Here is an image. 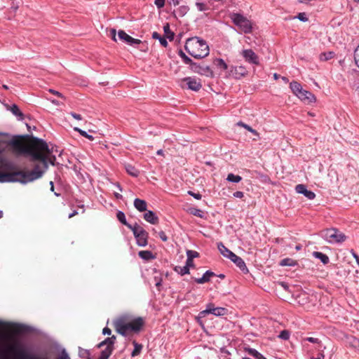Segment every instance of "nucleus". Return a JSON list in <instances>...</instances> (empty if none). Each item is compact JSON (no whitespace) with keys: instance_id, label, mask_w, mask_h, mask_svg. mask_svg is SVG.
Returning a JSON list of instances; mask_svg holds the SVG:
<instances>
[{"instance_id":"f257e3e1","label":"nucleus","mask_w":359,"mask_h":359,"mask_svg":"<svg viewBox=\"0 0 359 359\" xmlns=\"http://www.w3.org/2000/svg\"><path fill=\"white\" fill-rule=\"evenodd\" d=\"M0 136L11 138L0 140V182L25 184L43 176L49 164L44 153H53V147L32 134Z\"/></svg>"},{"instance_id":"f03ea898","label":"nucleus","mask_w":359,"mask_h":359,"mask_svg":"<svg viewBox=\"0 0 359 359\" xmlns=\"http://www.w3.org/2000/svg\"><path fill=\"white\" fill-rule=\"evenodd\" d=\"M112 324L118 334L130 341L133 336L139 335L144 330L146 322L143 317L124 313L114 319Z\"/></svg>"},{"instance_id":"7ed1b4c3","label":"nucleus","mask_w":359,"mask_h":359,"mask_svg":"<svg viewBox=\"0 0 359 359\" xmlns=\"http://www.w3.org/2000/svg\"><path fill=\"white\" fill-rule=\"evenodd\" d=\"M184 49L189 55L198 60L205 58L210 54V48L207 42L198 36L187 39Z\"/></svg>"},{"instance_id":"20e7f679","label":"nucleus","mask_w":359,"mask_h":359,"mask_svg":"<svg viewBox=\"0 0 359 359\" xmlns=\"http://www.w3.org/2000/svg\"><path fill=\"white\" fill-rule=\"evenodd\" d=\"M217 248L220 253L226 258L233 262L244 274L249 273V270L243 259L228 249L222 242L217 243Z\"/></svg>"},{"instance_id":"39448f33","label":"nucleus","mask_w":359,"mask_h":359,"mask_svg":"<svg viewBox=\"0 0 359 359\" xmlns=\"http://www.w3.org/2000/svg\"><path fill=\"white\" fill-rule=\"evenodd\" d=\"M231 22L238 27L243 33L250 34L252 32V22L239 13H231L229 14Z\"/></svg>"},{"instance_id":"423d86ee","label":"nucleus","mask_w":359,"mask_h":359,"mask_svg":"<svg viewBox=\"0 0 359 359\" xmlns=\"http://www.w3.org/2000/svg\"><path fill=\"white\" fill-rule=\"evenodd\" d=\"M324 236L330 243H342L346 239L344 233L334 228L326 229Z\"/></svg>"},{"instance_id":"0eeeda50","label":"nucleus","mask_w":359,"mask_h":359,"mask_svg":"<svg viewBox=\"0 0 359 359\" xmlns=\"http://www.w3.org/2000/svg\"><path fill=\"white\" fill-rule=\"evenodd\" d=\"M190 70L194 73L198 74L205 76L210 78L215 77V73L212 70L210 66L208 65H203L201 63H198L194 62Z\"/></svg>"},{"instance_id":"6e6552de","label":"nucleus","mask_w":359,"mask_h":359,"mask_svg":"<svg viewBox=\"0 0 359 359\" xmlns=\"http://www.w3.org/2000/svg\"><path fill=\"white\" fill-rule=\"evenodd\" d=\"M182 83H184L185 86L182 85L183 88H187L195 92H198L202 88V83L200 79L196 77H185L182 79Z\"/></svg>"},{"instance_id":"1a4fd4ad","label":"nucleus","mask_w":359,"mask_h":359,"mask_svg":"<svg viewBox=\"0 0 359 359\" xmlns=\"http://www.w3.org/2000/svg\"><path fill=\"white\" fill-rule=\"evenodd\" d=\"M248 72L244 66H231L226 72V77H232L235 79H241L247 76Z\"/></svg>"},{"instance_id":"9d476101","label":"nucleus","mask_w":359,"mask_h":359,"mask_svg":"<svg viewBox=\"0 0 359 359\" xmlns=\"http://www.w3.org/2000/svg\"><path fill=\"white\" fill-rule=\"evenodd\" d=\"M242 55L245 60L252 65H259V56L252 49H245L242 51Z\"/></svg>"},{"instance_id":"9b49d317","label":"nucleus","mask_w":359,"mask_h":359,"mask_svg":"<svg viewBox=\"0 0 359 359\" xmlns=\"http://www.w3.org/2000/svg\"><path fill=\"white\" fill-rule=\"evenodd\" d=\"M297 97L305 104H309L316 102V96L310 91L302 89Z\"/></svg>"},{"instance_id":"f8f14e48","label":"nucleus","mask_w":359,"mask_h":359,"mask_svg":"<svg viewBox=\"0 0 359 359\" xmlns=\"http://www.w3.org/2000/svg\"><path fill=\"white\" fill-rule=\"evenodd\" d=\"M295 191L298 194H303L305 197L310 200L314 199L316 197V194L311 190H308L306 186L303 184H297L295 187Z\"/></svg>"},{"instance_id":"ddd939ff","label":"nucleus","mask_w":359,"mask_h":359,"mask_svg":"<svg viewBox=\"0 0 359 359\" xmlns=\"http://www.w3.org/2000/svg\"><path fill=\"white\" fill-rule=\"evenodd\" d=\"M294 296L297 303L301 306H304L310 302L309 294L304 292H299Z\"/></svg>"},{"instance_id":"4468645a","label":"nucleus","mask_w":359,"mask_h":359,"mask_svg":"<svg viewBox=\"0 0 359 359\" xmlns=\"http://www.w3.org/2000/svg\"><path fill=\"white\" fill-rule=\"evenodd\" d=\"M6 108L8 110L11 111V113L15 116L19 121H22L25 118V114L22 112L19 107L16 104H13L11 105H6Z\"/></svg>"},{"instance_id":"2eb2a0df","label":"nucleus","mask_w":359,"mask_h":359,"mask_svg":"<svg viewBox=\"0 0 359 359\" xmlns=\"http://www.w3.org/2000/svg\"><path fill=\"white\" fill-rule=\"evenodd\" d=\"M134 237L136 239V243L138 246L145 247L147 245L149 236L147 231L145 232H142V233L138 234L137 236Z\"/></svg>"},{"instance_id":"dca6fc26","label":"nucleus","mask_w":359,"mask_h":359,"mask_svg":"<svg viewBox=\"0 0 359 359\" xmlns=\"http://www.w3.org/2000/svg\"><path fill=\"white\" fill-rule=\"evenodd\" d=\"M217 275L212 271H206L201 278H195L194 281L198 284H204L210 281L211 277L216 276Z\"/></svg>"},{"instance_id":"f3484780","label":"nucleus","mask_w":359,"mask_h":359,"mask_svg":"<svg viewBox=\"0 0 359 359\" xmlns=\"http://www.w3.org/2000/svg\"><path fill=\"white\" fill-rule=\"evenodd\" d=\"M144 219L151 224H157L159 219L156 213L152 210H147L143 215Z\"/></svg>"},{"instance_id":"a211bd4d","label":"nucleus","mask_w":359,"mask_h":359,"mask_svg":"<svg viewBox=\"0 0 359 359\" xmlns=\"http://www.w3.org/2000/svg\"><path fill=\"white\" fill-rule=\"evenodd\" d=\"M135 208L140 212H143L147 210V203L145 200L136 198L134 200Z\"/></svg>"},{"instance_id":"6ab92c4d","label":"nucleus","mask_w":359,"mask_h":359,"mask_svg":"<svg viewBox=\"0 0 359 359\" xmlns=\"http://www.w3.org/2000/svg\"><path fill=\"white\" fill-rule=\"evenodd\" d=\"M177 54L181 57L182 62L185 65H189V68L190 69L193 64L194 63L193 60H191L189 56H187L182 49H179L177 50Z\"/></svg>"},{"instance_id":"aec40b11","label":"nucleus","mask_w":359,"mask_h":359,"mask_svg":"<svg viewBox=\"0 0 359 359\" xmlns=\"http://www.w3.org/2000/svg\"><path fill=\"white\" fill-rule=\"evenodd\" d=\"M212 63L215 66H216L218 69L221 70H229V66L225 62V61L222 58L216 57L212 60Z\"/></svg>"},{"instance_id":"412c9836","label":"nucleus","mask_w":359,"mask_h":359,"mask_svg":"<svg viewBox=\"0 0 359 359\" xmlns=\"http://www.w3.org/2000/svg\"><path fill=\"white\" fill-rule=\"evenodd\" d=\"M346 340L351 347L359 349V339L353 335H346Z\"/></svg>"},{"instance_id":"4be33fe9","label":"nucleus","mask_w":359,"mask_h":359,"mask_svg":"<svg viewBox=\"0 0 359 359\" xmlns=\"http://www.w3.org/2000/svg\"><path fill=\"white\" fill-rule=\"evenodd\" d=\"M125 169L127 173L134 177H137L140 175V170L131 164L125 165Z\"/></svg>"},{"instance_id":"5701e85b","label":"nucleus","mask_w":359,"mask_h":359,"mask_svg":"<svg viewBox=\"0 0 359 359\" xmlns=\"http://www.w3.org/2000/svg\"><path fill=\"white\" fill-rule=\"evenodd\" d=\"M304 340L309 341V342L313 343V344H316L318 345V346L316 347V349L318 351L323 352L324 350L326 348L325 346L323 345L321 341L319 340L318 338H314V337H309L305 338Z\"/></svg>"},{"instance_id":"b1692460","label":"nucleus","mask_w":359,"mask_h":359,"mask_svg":"<svg viewBox=\"0 0 359 359\" xmlns=\"http://www.w3.org/2000/svg\"><path fill=\"white\" fill-rule=\"evenodd\" d=\"M237 125L238 126H241V127H243L245 129H246L247 130H248L249 132H250L251 133H252L253 135H256L257 137V138H253V140L256 141V140H258L260 139V137H259V133L255 129H253L251 126H250L249 125L243 123V121H239L238 122Z\"/></svg>"},{"instance_id":"393cba45","label":"nucleus","mask_w":359,"mask_h":359,"mask_svg":"<svg viewBox=\"0 0 359 359\" xmlns=\"http://www.w3.org/2000/svg\"><path fill=\"white\" fill-rule=\"evenodd\" d=\"M138 256L145 261H149L156 257L153 252L149 250H141L138 252Z\"/></svg>"},{"instance_id":"a878e982","label":"nucleus","mask_w":359,"mask_h":359,"mask_svg":"<svg viewBox=\"0 0 359 359\" xmlns=\"http://www.w3.org/2000/svg\"><path fill=\"white\" fill-rule=\"evenodd\" d=\"M313 256L315 258L320 259L323 264H327L330 262L328 256L321 252L315 251L313 252Z\"/></svg>"},{"instance_id":"bb28decb","label":"nucleus","mask_w":359,"mask_h":359,"mask_svg":"<svg viewBox=\"0 0 359 359\" xmlns=\"http://www.w3.org/2000/svg\"><path fill=\"white\" fill-rule=\"evenodd\" d=\"M254 172L256 175H255L256 178L259 179L262 182L266 183V184L271 183V181L268 175L261 172H259L257 170H255Z\"/></svg>"},{"instance_id":"cd10ccee","label":"nucleus","mask_w":359,"mask_h":359,"mask_svg":"<svg viewBox=\"0 0 359 359\" xmlns=\"http://www.w3.org/2000/svg\"><path fill=\"white\" fill-rule=\"evenodd\" d=\"M290 88L291 89V90L292 91V93L296 95L297 96V95L301 92V90L303 89L302 85L300 83L297 82V81H292L290 83Z\"/></svg>"},{"instance_id":"c85d7f7f","label":"nucleus","mask_w":359,"mask_h":359,"mask_svg":"<svg viewBox=\"0 0 359 359\" xmlns=\"http://www.w3.org/2000/svg\"><path fill=\"white\" fill-rule=\"evenodd\" d=\"M128 229L133 231L134 236H137L138 234L142 233V232L146 231V230L140 226L137 222H135L133 225L130 224Z\"/></svg>"},{"instance_id":"c756f323","label":"nucleus","mask_w":359,"mask_h":359,"mask_svg":"<svg viewBox=\"0 0 359 359\" xmlns=\"http://www.w3.org/2000/svg\"><path fill=\"white\" fill-rule=\"evenodd\" d=\"M132 343L134 346V349L133 350V351L131 353V356L135 357V356L139 355L141 353L142 350L143 348V345L137 343L135 340H133L132 341Z\"/></svg>"},{"instance_id":"7c9ffc66","label":"nucleus","mask_w":359,"mask_h":359,"mask_svg":"<svg viewBox=\"0 0 359 359\" xmlns=\"http://www.w3.org/2000/svg\"><path fill=\"white\" fill-rule=\"evenodd\" d=\"M152 38L154 39H158L161 43V45L164 47V48H166L168 45V43L167 41V39L165 36H162L159 33H158L157 32H154L152 33Z\"/></svg>"},{"instance_id":"2f4dec72","label":"nucleus","mask_w":359,"mask_h":359,"mask_svg":"<svg viewBox=\"0 0 359 359\" xmlns=\"http://www.w3.org/2000/svg\"><path fill=\"white\" fill-rule=\"evenodd\" d=\"M334 56L335 53L334 51L323 52L319 55V60L325 62L334 58Z\"/></svg>"},{"instance_id":"473e14b6","label":"nucleus","mask_w":359,"mask_h":359,"mask_svg":"<svg viewBox=\"0 0 359 359\" xmlns=\"http://www.w3.org/2000/svg\"><path fill=\"white\" fill-rule=\"evenodd\" d=\"M280 266H294L298 265V263L296 260H294L293 259L287 257L283 259H282L280 262Z\"/></svg>"},{"instance_id":"72a5a7b5","label":"nucleus","mask_w":359,"mask_h":359,"mask_svg":"<svg viewBox=\"0 0 359 359\" xmlns=\"http://www.w3.org/2000/svg\"><path fill=\"white\" fill-rule=\"evenodd\" d=\"M187 212L190 215L196 216L200 218L205 217L204 212L201 210L196 208H194V207L189 208L187 210Z\"/></svg>"},{"instance_id":"f704fd0d","label":"nucleus","mask_w":359,"mask_h":359,"mask_svg":"<svg viewBox=\"0 0 359 359\" xmlns=\"http://www.w3.org/2000/svg\"><path fill=\"white\" fill-rule=\"evenodd\" d=\"M116 218L123 225H125L128 228L130 226V224L127 222L125 213L123 212L118 210L116 212Z\"/></svg>"},{"instance_id":"c9c22d12","label":"nucleus","mask_w":359,"mask_h":359,"mask_svg":"<svg viewBox=\"0 0 359 359\" xmlns=\"http://www.w3.org/2000/svg\"><path fill=\"white\" fill-rule=\"evenodd\" d=\"M163 30L165 33V37L168 39L170 41H172L175 37V33L170 30V25L168 23H166L163 26Z\"/></svg>"},{"instance_id":"e433bc0d","label":"nucleus","mask_w":359,"mask_h":359,"mask_svg":"<svg viewBox=\"0 0 359 359\" xmlns=\"http://www.w3.org/2000/svg\"><path fill=\"white\" fill-rule=\"evenodd\" d=\"M189 11V8L188 6H185V5L181 6L177 8V11H174V15L176 17L175 13H177L179 17H183L187 13V12Z\"/></svg>"},{"instance_id":"4c0bfd02","label":"nucleus","mask_w":359,"mask_h":359,"mask_svg":"<svg viewBox=\"0 0 359 359\" xmlns=\"http://www.w3.org/2000/svg\"><path fill=\"white\" fill-rule=\"evenodd\" d=\"M103 341L104 342L106 347L104 350H102V351H104L109 354H112L113 351L115 349V346H112V344L111 343L109 338L107 337L104 340H103Z\"/></svg>"},{"instance_id":"58836bf2","label":"nucleus","mask_w":359,"mask_h":359,"mask_svg":"<svg viewBox=\"0 0 359 359\" xmlns=\"http://www.w3.org/2000/svg\"><path fill=\"white\" fill-rule=\"evenodd\" d=\"M118 36L120 40L126 42L128 44H129L130 39L132 37L127 33H126V32L123 30H119L118 32Z\"/></svg>"},{"instance_id":"ea45409f","label":"nucleus","mask_w":359,"mask_h":359,"mask_svg":"<svg viewBox=\"0 0 359 359\" xmlns=\"http://www.w3.org/2000/svg\"><path fill=\"white\" fill-rule=\"evenodd\" d=\"M173 269L175 272H177V273H179L181 276H184V275L190 273L189 269H187V266H184L182 267L180 266H176L174 267Z\"/></svg>"},{"instance_id":"a19ab883","label":"nucleus","mask_w":359,"mask_h":359,"mask_svg":"<svg viewBox=\"0 0 359 359\" xmlns=\"http://www.w3.org/2000/svg\"><path fill=\"white\" fill-rule=\"evenodd\" d=\"M79 356L81 358L91 359L90 351L81 347H79Z\"/></svg>"},{"instance_id":"79ce46f5","label":"nucleus","mask_w":359,"mask_h":359,"mask_svg":"<svg viewBox=\"0 0 359 359\" xmlns=\"http://www.w3.org/2000/svg\"><path fill=\"white\" fill-rule=\"evenodd\" d=\"M226 180L233 183H238L242 180V177L240 175H236L233 173H229L227 175Z\"/></svg>"},{"instance_id":"37998d69","label":"nucleus","mask_w":359,"mask_h":359,"mask_svg":"<svg viewBox=\"0 0 359 359\" xmlns=\"http://www.w3.org/2000/svg\"><path fill=\"white\" fill-rule=\"evenodd\" d=\"M215 312H214L213 315L215 316H223L227 314L228 310L224 307H215Z\"/></svg>"},{"instance_id":"c03bdc74","label":"nucleus","mask_w":359,"mask_h":359,"mask_svg":"<svg viewBox=\"0 0 359 359\" xmlns=\"http://www.w3.org/2000/svg\"><path fill=\"white\" fill-rule=\"evenodd\" d=\"M74 130L78 132L82 137H84L87 139H88L89 140H94V137L93 135H88L86 131L77 128V127H75L74 128Z\"/></svg>"},{"instance_id":"a18cd8bd","label":"nucleus","mask_w":359,"mask_h":359,"mask_svg":"<svg viewBox=\"0 0 359 359\" xmlns=\"http://www.w3.org/2000/svg\"><path fill=\"white\" fill-rule=\"evenodd\" d=\"M46 156V159L48 161V163L52 165H55L56 163V156L53 154V153L48 154V153H44Z\"/></svg>"},{"instance_id":"49530a36","label":"nucleus","mask_w":359,"mask_h":359,"mask_svg":"<svg viewBox=\"0 0 359 359\" xmlns=\"http://www.w3.org/2000/svg\"><path fill=\"white\" fill-rule=\"evenodd\" d=\"M353 59L355 65L359 68V44L354 49Z\"/></svg>"},{"instance_id":"de8ad7c7","label":"nucleus","mask_w":359,"mask_h":359,"mask_svg":"<svg viewBox=\"0 0 359 359\" xmlns=\"http://www.w3.org/2000/svg\"><path fill=\"white\" fill-rule=\"evenodd\" d=\"M200 254L194 250H187V257L188 259H194V258L199 257Z\"/></svg>"},{"instance_id":"09e8293b","label":"nucleus","mask_w":359,"mask_h":359,"mask_svg":"<svg viewBox=\"0 0 359 359\" xmlns=\"http://www.w3.org/2000/svg\"><path fill=\"white\" fill-rule=\"evenodd\" d=\"M290 336V331L287 330H283L280 332L278 337L283 340H287V339H289Z\"/></svg>"},{"instance_id":"8fccbe9b","label":"nucleus","mask_w":359,"mask_h":359,"mask_svg":"<svg viewBox=\"0 0 359 359\" xmlns=\"http://www.w3.org/2000/svg\"><path fill=\"white\" fill-rule=\"evenodd\" d=\"M196 6L199 11H206L210 8L207 4L203 2H196Z\"/></svg>"},{"instance_id":"3c124183","label":"nucleus","mask_w":359,"mask_h":359,"mask_svg":"<svg viewBox=\"0 0 359 359\" xmlns=\"http://www.w3.org/2000/svg\"><path fill=\"white\" fill-rule=\"evenodd\" d=\"M245 350L249 355L254 357L255 358H256V357L259 354V351L250 347L245 348Z\"/></svg>"},{"instance_id":"603ef678","label":"nucleus","mask_w":359,"mask_h":359,"mask_svg":"<svg viewBox=\"0 0 359 359\" xmlns=\"http://www.w3.org/2000/svg\"><path fill=\"white\" fill-rule=\"evenodd\" d=\"M128 45H130L132 46H137L139 45H144V43L140 40V39H134L133 37H131L130 39V43Z\"/></svg>"},{"instance_id":"864d4df0","label":"nucleus","mask_w":359,"mask_h":359,"mask_svg":"<svg viewBox=\"0 0 359 359\" xmlns=\"http://www.w3.org/2000/svg\"><path fill=\"white\" fill-rule=\"evenodd\" d=\"M215 305L213 303H209L207 304L206 306V312H208V314H212L214 313V312H215Z\"/></svg>"},{"instance_id":"5fc2aeb1","label":"nucleus","mask_w":359,"mask_h":359,"mask_svg":"<svg viewBox=\"0 0 359 359\" xmlns=\"http://www.w3.org/2000/svg\"><path fill=\"white\" fill-rule=\"evenodd\" d=\"M154 280H156V284H155L156 287H157L158 290L160 291L161 287L162 286V282H163L162 278L155 276Z\"/></svg>"},{"instance_id":"6e6d98bb","label":"nucleus","mask_w":359,"mask_h":359,"mask_svg":"<svg viewBox=\"0 0 359 359\" xmlns=\"http://www.w3.org/2000/svg\"><path fill=\"white\" fill-rule=\"evenodd\" d=\"M187 194L197 200H201L202 198V195L200 193H195L192 191H188Z\"/></svg>"},{"instance_id":"4d7b16f0","label":"nucleus","mask_w":359,"mask_h":359,"mask_svg":"<svg viewBox=\"0 0 359 359\" xmlns=\"http://www.w3.org/2000/svg\"><path fill=\"white\" fill-rule=\"evenodd\" d=\"M165 3V0H155L154 4L158 8H162L164 7Z\"/></svg>"},{"instance_id":"13d9d810","label":"nucleus","mask_w":359,"mask_h":359,"mask_svg":"<svg viewBox=\"0 0 359 359\" xmlns=\"http://www.w3.org/2000/svg\"><path fill=\"white\" fill-rule=\"evenodd\" d=\"M185 266H187V269H189L190 268H194L195 267V264H194V259H190L187 258L186 263H185Z\"/></svg>"},{"instance_id":"bf43d9fd","label":"nucleus","mask_w":359,"mask_h":359,"mask_svg":"<svg viewBox=\"0 0 359 359\" xmlns=\"http://www.w3.org/2000/svg\"><path fill=\"white\" fill-rule=\"evenodd\" d=\"M111 354L106 353L104 351H101L100 355L97 358V359H109Z\"/></svg>"},{"instance_id":"052dcab7","label":"nucleus","mask_w":359,"mask_h":359,"mask_svg":"<svg viewBox=\"0 0 359 359\" xmlns=\"http://www.w3.org/2000/svg\"><path fill=\"white\" fill-rule=\"evenodd\" d=\"M49 92L56 96H57L58 97H60L63 100H65V97L60 92L55 90H53V89H50L49 90Z\"/></svg>"},{"instance_id":"680f3d73","label":"nucleus","mask_w":359,"mask_h":359,"mask_svg":"<svg viewBox=\"0 0 359 359\" xmlns=\"http://www.w3.org/2000/svg\"><path fill=\"white\" fill-rule=\"evenodd\" d=\"M158 236L160 237V238L165 242L168 241V236H166L165 233L163 231H161L159 233H158Z\"/></svg>"},{"instance_id":"e2e57ef3","label":"nucleus","mask_w":359,"mask_h":359,"mask_svg":"<svg viewBox=\"0 0 359 359\" xmlns=\"http://www.w3.org/2000/svg\"><path fill=\"white\" fill-rule=\"evenodd\" d=\"M233 197L242 198L244 196V193L241 191H236L233 194Z\"/></svg>"},{"instance_id":"0e129e2a","label":"nucleus","mask_w":359,"mask_h":359,"mask_svg":"<svg viewBox=\"0 0 359 359\" xmlns=\"http://www.w3.org/2000/svg\"><path fill=\"white\" fill-rule=\"evenodd\" d=\"M351 252L359 266V255L353 250H351Z\"/></svg>"},{"instance_id":"69168bd1","label":"nucleus","mask_w":359,"mask_h":359,"mask_svg":"<svg viewBox=\"0 0 359 359\" xmlns=\"http://www.w3.org/2000/svg\"><path fill=\"white\" fill-rule=\"evenodd\" d=\"M297 18L302 22H306L308 20V18L306 17L305 13H299Z\"/></svg>"},{"instance_id":"338daca9","label":"nucleus","mask_w":359,"mask_h":359,"mask_svg":"<svg viewBox=\"0 0 359 359\" xmlns=\"http://www.w3.org/2000/svg\"><path fill=\"white\" fill-rule=\"evenodd\" d=\"M70 114H71V116H72L74 118H75V119H76V120H81V119H82V116H81V114H76V112H73V111H72V112H71V113H70Z\"/></svg>"},{"instance_id":"774afa93","label":"nucleus","mask_w":359,"mask_h":359,"mask_svg":"<svg viewBox=\"0 0 359 359\" xmlns=\"http://www.w3.org/2000/svg\"><path fill=\"white\" fill-rule=\"evenodd\" d=\"M324 358H325V355H324L323 352H322V351H319L318 356L316 358H314V357L311 358V359H324Z\"/></svg>"}]
</instances>
